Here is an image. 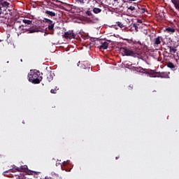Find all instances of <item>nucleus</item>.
<instances>
[{
	"instance_id": "1",
	"label": "nucleus",
	"mask_w": 179,
	"mask_h": 179,
	"mask_svg": "<svg viewBox=\"0 0 179 179\" xmlns=\"http://www.w3.org/2000/svg\"><path fill=\"white\" fill-rule=\"evenodd\" d=\"M40 71L37 70H31L28 73V80L34 85H38L43 80V76H41Z\"/></svg>"
},
{
	"instance_id": "2",
	"label": "nucleus",
	"mask_w": 179,
	"mask_h": 179,
	"mask_svg": "<svg viewBox=\"0 0 179 179\" xmlns=\"http://www.w3.org/2000/svg\"><path fill=\"white\" fill-rule=\"evenodd\" d=\"M27 27V25H20L19 29L20 30H25V31H28L29 34H33V33H38V31H41V27L38 25H33L32 27H30L29 28H24Z\"/></svg>"
},
{
	"instance_id": "3",
	"label": "nucleus",
	"mask_w": 179,
	"mask_h": 179,
	"mask_svg": "<svg viewBox=\"0 0 179 179\" xmlns=\"http://www.w3.org/2000/svg\"><path fill=\"white\" fill-rule=\"evenodd\" d=\"M120 52L122 55H126L127 57H134L135 58L139 55V54L134 52L132 50L127 49L125 48H121Z\"/></svg>"
},
{
	"instance_id": "4",
	"label": "nucleus",
	"mask_w": 179,
	"mask_h": 179,
	"mask_svg": "<svg viewBox=\"0 0 179 179\" xmlns=\"http://www.w3.org/2000/svg\"><path fill=\"white\" fill-rule=\"evenodd\" d=\"M85 14L86 16H89V20L90 22H92V23H96V22H99V17L93 14V13H92L90 8H88L87 10L85 12Z\"/></svg>"
},
{
	"instance_id": "5",
	"label": "nucleus",
	"mask_w": 179,
	"mask_h": 179,
	"mask_svg": "<svg viewBox=\"0 0 179 179\" xmlns=\"http://www.w3.org/2000/svg\"><path fill=\"white\" fill-rule=\"evenodd\" d=\"M10 3L5 0H0V15H2L3 10H6L9 8Z\"/></svg>"
},
{
	"instance_id": "6",
	"label": "nucleus",
	"mask_w": 179,
	"mask_h": 179,
	"mask_svg": "<svg viewBox=\"0 0 179 179\" xmlns=\"http://www.w3.org/2000/svg\"><path fill=\"white\" fill-rule=\"evenodd\" d=\"M43 23H47L48 29L50 31H52L54 30V27L55 26V22L48 18H43Z\"/></svg>"
},
{
	"instance_id": "7",
	"label": "nucleus",
	"mask_w": 179,
	"mask_h": 179,
	"mask_svg": "<svg viewBox=\"0 0 179 179\" xmlns=\"http://www.w3.org/2000/svg\"><path fill=\"white\" fill-rule=\"evenodd\" d=\"M17 171H19L20 173H26V174H31V171H29L27 169V166H21L20 167L16 168Z\"/></svg>"
},
{
	"instance_id": "8",
	"label": "nucleus",
	"mask_w": 179,
	"mask_h": 179,
	"mask_svg": "<svg viewBox=\"0 0 179 179\" xmlns=\"http://www.w3.org/2000/svg\"><path fill=\"white\" fill-rule=\"evenodd\" d=\"M76 37V34L73 33V31H69L64 34V38L69 40H71V38H75Z\"/></svg>"
},
{
	"instance_id": "9",
	"label": "nucleus",
	"mask_w": 179,
	"mask_h": 179,
	"mask_svg": "<svg viewBox=\"0 0 179 179\" xmlns=\"http://www.w3.org/2000/svg\"><path fill=\"white\" fill-rule=\"evenodd\" d=\"M163 41V38L162 36H157L154 39L153 45L155 48L159 47L160 44H162V42Z\"/></svg>"
},
{
	"instance_id": "10",
	"label": "nucleus",
	"mask_w": 179,
	"mask_h": 179,
	"mask_svg": "<svg viewBox=\"0 0 179 179\" xmlns=\"http://www.w3.org/2000/svg\"><path fill=\"white\" fill-rule=\"evenodd\" d=\"M45 13L48 17H57V15H58L57 13L48 10L45 11Z\"/></svg>"
},
{
	"instance_id": "11",
	"label": "nucleus",
	"mask_w": 179,
	"mask_h": 179,
	"mask_svg": "<svg viewBox=\"0 0 179 179\" xmlns=\"http://www.w3.org/2000/svg\"><path fill=\"white\" fill-rule=\"evenodd\" d=\"M46 79L48 82H51L54 79V74L52 71H47L45 74Z\"/></svg>"
},
{
	"instance_id": "12",
	"label": "nucleus",
	"mask_w": 179,
	"mask_h": 179,
	"mask_svg": "<svg viewBox=\"0 0 179 179\" xmlns=\"http://www.w3.org/2000/svg\"><path fill=\"white\" fill-rule=\"evenodd\" d=\"M31 174H32L34 176V178L43 179L41 178L43 174L41 172H36V171H31Z\"/></svg>"
},
{
	"instance_id": "13",
	"label": "nucleus",
	"mask_w": 179,
	"mask_h": 179,
	"mask_svg": "<svg viewBox=\"0 0 179 179\" xmlns=\"http://www.w3.org/2000/svg\"><path fill=\"white\" fill-rule=\"evenodd\" d=\"M68 164H69V161L64 162L62 166V170H65L67 172L71 171V169L66 167Z\"/></svg>"
},
{
	"instance_id": "14",
	"label": "nucleus",
	"mask_w": 179,
	"mask_h": 179,
	"mask_svg": "<svg viewBox=\"0 0 179 179\" xmlns=\"http://www.w3.org/2000/svg\"><path fill=\"white\" fill-rule=\"evenodd\" d=\"M45 179H57L58 178V175H57L55 173H51L48 176L45 177Z\"/></svg>"
},
{
	"instance_id": "15",
	"label": "nucleus",
	"mask_w": 179,
	"mask_h": 179,
	"mask_svg": "<svg viewBox=\"0 0 179 179\" xmlns=\"http://www.w3.org/2000/svg\"><path fill=\"white\" fill-rule=\"evenodd\" d=\"M169 73L167 72H158V78H169Z\"/></svg>"
},
{
	"instance_id": "16",
	"label": "nucleus",
	"mask_w": 179,
	"mask_h": 179,
	"mask_svg": "<svg viewBox=\"0 0 179 179\" xmlns=\"http://www.w3.org/2000/svg\"><path fill=\"white\" fill-rule=\"evenodd\" d=\"M103 10L101 8L97 7H92V12L95 13V15H99V13H101Z\"/></svg>"
},
{
	"instance_id": "17",
	"label": "nucleus",
	"mask_w": 179,
	"mask_h": 179,
	"mask_svg": "<svg viewBox=\"0 0 179 179\" xmlns=\"http://www.w3.org/2000/svg\"><path fill=\"white\" fill-rule=\"evenodd\" d=\"M108 48V43L103 42L99 46V50H107Z\"/></svg>"
},
{
	"instance_id": "18",
	"label": "nucleus",
	"mask_w": 179,
	"mask_h": 179,
	"mask_svg": "<svg viewBox=\"0 0 179 179\" xmlns=\"http://www.w3.org/2000/svg\"><path fill=\"white\" fill-rule=\"evenodd\" d=\"M150 78H158L159 72H155V71H151L148 73Z\"/></svg>"
},
{
	"instance_id": "19",
	"label": "nucleus",
	"mask_w": 179,
	"mask_h": 179,
	"mask_svg": "<svg viewBox=\"0 0 179 179\" xmlns=\"http://www.w3.org/2000/svg\"><path fill=\"white\" fill-rule=\"evenodd\" d=\"M166 66H168V68H170L171 69H172V71H176V69H177L176 68V65H174V64L171 62H168Z\"/></svg>"
},
{
	"instance_id": "20",
	"label": "nucleus",
	"mask_w": 179,
	"mask_h": 179,
	"mask_svg": "<svg viewBox=\"0 0 179 179\" xmlns=\"http://www.w3.org/2000/svg\"><path fill=\"white\" fill-rule=\"evenodd\" d=\"M169 48L171 54H176V52H177V49H176V48L169 46Z\"/></svg>"
},
{
	"instance_id": "21",
	"label": "nucleus",
	"mask_w": 179,
	"mask_h": 179,
	"mask_svg": "<svg viewBox=\"0 0 179 179\" xmlns=\"http://www.w3.org/2000/svg\"><path fill=\"white\" fill-rule=\"evenodd\" d=\"M166 31H167V33H175L176 29L171 28V27H167L166 28Z\"/></svg>"
},
{
	"instance_id": "22",
	"label": "nucleus",
	"mask_w": 179,
	"mask_h": 179,
	"mask_svg": "<svg viewBox=\"0 0 179 179\" xmlns=\"http://www.w3.org/2000/svg\"><path fill=\"white\" fill-rule=\"evenodd\" d=\"M22 22L25 24H31V22H32V21L30 20H23Z\"/></svg>"
},
{
	"instance_id": "23",
	"label": "nucleus",
	"mask_w": 179,
	"mask_h": 179,
	"mask_svg": "<svg viewBox=\"0 0 179 179\" xmlns=\"http://www.w3.org/2000/svg\"><path fill=\"white\" fill-rule=\"evenodd\" d=\"M57 90H59V89L56 87L55 89H52L50 90V93H52L53 94H55V93H57Z\"/></svg>"
},
{
	"instance_id": "24",
	"label": "nucleus",
	"mask_w": 179,
	"mask_h": 179,
	"mask_svg": "<svg viewBox=\"0 0 179 179\" xmlns=\"http://www.w3.org/2000/svg\"><path fill=\"white\" fill-rule=\"evenodd\" d=\"M116 23H117V26L119 27H120L121 29H122V27H124V24H122V22H117Z\"/></svg>"
},
{
	"instance_id": "25",
	"label": "nucleus",
	"mask_w": 179,
	"mask_h": 179,
	"mask_svg": "<svg viewBox=\"0 0 179 179\" xmlns=\"http://www.w3.org/2000/svg\"><path fill=\"white\" fill-rule=\"evenodd\" d=\"M17 167H15L12 169H10L8 171H10V173H16V171H17V169H16Z\"/></svg>"
},
{
	"instance_id": "26",
	"label": "nucleus",
	"mask_w": 179,
	"mask_h": 179,
	"mask_svg": "<svg viewBox=\"0 0 179 179\" xmlns=\"http://www.w3.org/2000/svg\"><path fill=\"white\" fill-rule=\"evenodd\" d=\"M132 27H134V29H135L136 31H138V25H136V24H133Z\"/></svg>"
},
{
	"instance_id": "27",
	"label": "nucleus",
	"mask_w": 179,
	"mask_h": 179,
	"mask_svg": "<svg viewBox=\"0 0 179 179\" xmlns=\"http://www.w3.org/2000/svg\"><path fill=\"white\" fill-rule=\"evenodd\" d=\"M128 10H135V8L134 7V6H129V8H128Z\"/></svg>"
},
{
	"instance_id": "28",
	"label": "nucleus",
	"mask_w": 179,
	"mask_h": 179,
	"mask_svg": "<svg viewBox=\"0 0 179 179\" xmlns=\"http://www.w3.org/2000/svg\"><path fill=\"white\" fill-rule=\"evenodd\" d=\"M145 12H146V10L145 8H141L140 9V13H145Z\"/></svg>"
},
{
	"instance_id": "29",
	"label": "nucleus",
	"mask_w": 179,
	"mask_h": 179,
	"mask_svg": "<svg viewBox=\"0 0 179 179\" xmlns=\"http://www.w3.org/2000/svg\"><path fill=\"white\" fill-rule=\"evenodd\" d=\"M132 89H134V85H130L128 86V90H132Z\"/></svg>"
},
{
	"instance_id": "30",
	"label": "nucleus",
	"mask_w": 179,
	"mask_h": 179,
	"mask_svg": "<svg viewBox=\"0 0 179 179\" xmlns=\"http://www.w3.org/2000/svg\"><path fill=\"white\" fill-rule=\"evenodd\" d=\"M78 2H80L81 3H84L85 0H78Z\"/></svg>"
},
{
	"instance_id": "31",
	"label": "nucleus",
	"mask_w": 179,
	"mask_h": 179,
	"mask_svg": "<svg viewBox=\"0 0 179 179\" xmlns=\"http://www.w3.org/2000/svg\"><path fill=\"white\" fill-rule=\"evenodd\" d=\"M101 6H104V3H101L100 5H99V7L101 8Z\"/></svg>"
},
{
	"instance_id": "32",
	"label": "nucleus",
	"mask_w": 179,
	"mask_h": 179,
	"mask_svg": "<svg viewBox=\"0 0 179 179\" xmlns=\"http://www.w3.org/2000/svg\"><path fill=\"white\" fill-rule=\"evenodd\" d=\"M138 23H142V20H138Z\"/></svg>"
},
{
	"instance_id": "33",
	"label": "nucleus",
	"mask_w": 179,
	"mask_h": 179,
	"mask_svg": "<svg viewBox=\"0 0 179 179\" xmlns=\"http://www.w3.org/2000/svg\"><path fill=\"white\" fill-rule=\"evenodd\" d=\"M114 2H118V0H113Z\"/></svg>"
},
{
	"instance_id": "34",
	"label": "nucleus",
	"mask_w": 179,
	"mask_h": 179,
	"mask_svg": "<svg viewBox=\"0 0 179 179\" xmlns=\"http://www.w3.org/2000/svg\"><path fill=\"white\" fill-rule=\"evenodd\" d=\"M119 158H120V157H115L116 160H117V159H119Z\"/></svg>"
},
{
	"instance_id": "35",
	"label": "nucleus",
	"mask_w": 179,
	"mask_h": 179,
	"mask_svg": "<svg viewBox=\"0 0 179 179\" xmlns=\"http://www.w3.org/2000/svg\"><path fill=\"white\" fill-rule=\"evenodd\" d=\"M94 1H96V0H94Z\"/></svg>"
}]
</instances>
